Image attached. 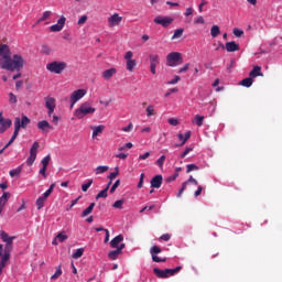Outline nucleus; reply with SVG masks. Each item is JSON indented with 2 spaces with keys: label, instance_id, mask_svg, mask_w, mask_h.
<instances>
[{
  "label": "nucleus",
  "instance_id": "1",
  "mask_svg": "<svg viewBox=\"0 0 282 282\" xmlns=\"http://www.w3.org/2000/svg\"><path fill=\"white\" fill-rule=\"evenodd\" d=\"M0 68L7 72H21L25 61L19 54L11 55L10 46L8 44L0 45Z\"/></svg>",
  "mask_w": 282,
  "mask_h": 282
},
{
  "label": "nucleus",
  "instance_id": "2",
  "mask_svg": "<svg viewBox=\"0 0 282 282\" xmlns=\"http://www.w3.org/2000/svg\"><path fill=\"white\" fill-rule=\"evenodd\" d=\"M0 238L3 241V245H0V274H3V268L10 263V256L12 254V248L14 245L15 236H10L6 231L0 232Z\"/></svg>",
  "mask_w": 282,
  "mask_h": 282
},
{
  "label": "nucleus",
  "instance_id": "3",
  "mask_svg": "<svg viewBox=\"0 0 282 282\" xmlns=\"http://www.w3.org/2000/svg\"><path fill=\"white\" fill-rule=\"evenodd\" d=\"M95 113L96 108L91 107V104L87 101L80 104V106L74 111V116L77 120H83L85 116H94Z\"/></svg>",
  "mask_w": 282,
  "mask_h": 282
},
{
  "label": "nucleus",
  "instance_id": "4",
  "mask_svg": "<svg viewBox=\"0 0 282 282\" xmlns=\"http://www.w3.org/2000/svg\"><path fill=\"white\" fill-rule=\"evenodd\" d=\"M180 270H182V267H176L174 269H164V270L154 268L153 272L155 276H158L159 279H169V276H175V274H177Z\"/></svg>",
  "mask_w": 282,
  "mask_h": 282
},
{
  "label": "nucleus",
  "instance_id": "5",
  "mask_svg": "<svg viewBox=\"0 0 282 282\" xmlns=\"http://www.w3.org/2000/svg\"><path fill=\"white\" fill-rule=\"evenodd\" d=\"M66 67L67 64L64 61H53L46 64V69L51 74H61L62 72H65Z\"/></svg>",
  "mask_w": 282,
  "mask_h": 282
},
{
  "label": "nucleus",
  "instance_id": "6",
  "mask_svg": "<svg viewBox=\"0 0 282 282\" xmlns=\"http://www.w3.org/2000/svg\"><path fill=\"white\" fill-rule=\"evenodd\" d=\"M183 61L184 58L180 52H172L166 56L167 67H177V65H182Z\"/></svg>",
  "mask_w": 282,
  "mask_h": 282
},
{
  "label": "nucleus",
  "instance_id": "7",
  "mask_svg": "<svg viewBox=\"0 0 282 282\" xmlns=\"http://www.w3.org/2000/svg\"><path fill=\"white\" fill-rule=\"evenodd\" d=\"M86 95H87V90L85 89L74 90L70 95V109L74 108V105H76L78 100H82V98H85Z\"/></svg>",
  "mask_w": 282,
  "mask_h": 282
},
{
  "label": "nucleus",
  "instance_id": "8",
  "mask_svg": "<svg viewBox=\"0 0 282 282\" xmlns=\"http://www.w3.org/2000/svg\"><path fill=\"white\" fill-rule=\"evenodd\" d=\"M39 142L35 141L33 143V145L30 149V156L26 159V164L28 166H32V164H34V162H36V153H39Z\"/></svg>",
  "mask_w": 282,
  "mask_h": 282
},
{
  "label": "nucleus",
  "instance_id": "9",
  "mask_svg": "<svg viewBox=\"0 0 282 282\" xmlns=\"http://www.w3.org/2000/svg\"><path fill=\"white\" fill-rule=\"evenodd\" d=\"M31 120L28 116L23 115L21 118L17 117L14 121V129L21 131V129H26L28 124H30Z\"/></svg>",
  "mask_w": 282,
  "mask_h": 282
},
{
  "label": "nucleus",
  "instance_id": "10",
  "mask_svg": "<svg viewBox=\"0 0 282 282\" xmlns=\"http://www.w3.org/2000/svg\"><path fill=\"white\" fill-rule=\"evenodd\" d=\"M160 252H162V249L158 246H153L150 249V254H151L152 261H154V263H164V262H166V258L158 257V254H160Z\"/></svg>",
  "mask_w": 282,
  "mask_h": 282
},
{
  "label": "nucleus",
  "instance_id": "11",
  "mask_svg": "<svg viewBox=\"0 0 282 282\" xmlns=\"http://www.w3.org/2000/svg\"><path fill=\"white\" fill-rule=\"evenodd\" d=\"M174 19L171 17L158 15L154 18V23L162 28H169L173 23Z\"/></svg>",
  "mask_w": 282,
  "mask_h": 282
},
{
  "label": "nucleus",
  "instance_id": "12",
  "mask_svg": "<svg viewBox=\"0 0 282 282\" xmlns=\"http://www.w3.org/2000/svg\"><path fill=\"white\" fill-rule=\"evenodd\" d=\"M12 127V120L3 118V112H0V133H6Z\"/></svg>",
  "mask_w": 282,
  "mask_h": 282
},
{
  "label": "nucleus",
  "instance_id": "13",
  "mask_svg": "<svg viewBox=\"0 0 282 282\" xmlns=\"http://www.w3.org/2000/svg\"><path fill=\"white\" fill-rule=\"evenodd\" d=\"M122 23V17L118 13H113L108 18V26L109 28H118Z\"/></svg>",
  "mask_w": 282,
  "mask_h": 282
},
{
  "label": "nucleus",
  "instance_id": "14",
  "mask_svg": "<svg viewBox=\"0 0 282 282\" xmlns=\"http://www.w3.org/2000/svg\"><path fill=\"white\" fill-rule=\"evenodd\" d=\"M124 248H127V245L124 243H120L119 248L116 250H112L108 253V258L111 261H116V259H118V257H120V254H122V250H124Z\"/></svg>",
  "mask_w": 282,
  "mask_h": 282
},
{
  "label": "nucleus",
  "instance_id": "15",
  "mask_svg": "<svg viewBox=\"0 0 282 282\" xmlns=\"http://www.w3.org/2000/svg\"><path fill=\"white\" fill-rule=\"evenodd\" d=\"M65 21H67V19L62 15L57 20L56 24H53V25L50 26L51 32H61V30H63V28H65Z\"/></svg>",
  "mask_w": 282,
  "mask_h": 282
},
{
  "label": "nucleus",
  "instance_id": "16",
  "mask_svg": "<svg viewBox=\"0 0 282 282\" xmlns=\"http://www.w3.org/2000/svg\"><path fill=\"white\" fill-rule=\"evenodd\" d=\"M37 129L42 131V133H50L54 127H52L47 120H42L37 122Z\"/></svg>",
  "mask_w": 282,
  "mask_h": 282
},
{
  "label": "nucleus",
  "instance_id": "17",
  "mask_svg": "<svg viewBox=\"0 0 282 282\" xmlns=\"http://www.w3.org/2000/svg\"><path fill=\"white\" fill-rule=\"evenodd\" d=\"M220 47L226 48L227 52H239V44H236L235 42H227L224 46V44H220Z\"/></svg>",
  "mask_w": 282,
  "mask_h": 282
},
{
  "label": "nucleus",
  "instance_id": "18",
  "mask_svg": "<svg viewBox=\"0 0 282 282\" xmlns=\"http://www.w3.org/2000/svg\"><path fill=\"white\" fill-rule=\"evenodd\" d=\"M123 241H124V236L118 235L117 237H115V238L110 241V247H111V248L119 249V248H120V243H122Z\"/></svg>",
  "mask_w": 282,
  "mask_h": 282
},
{
  "label": "nucleus",
  "instance_id": "19",
  "mask_svg": "<svg viewBox=\"0 0 282 282\" xmlns=\"http://www.w3.org/2000/svg\"><path fill=\"white\" fill-rule=\"evenodd\" d=\"M162 175H155L152 177L150 184L152 188H160L162 186Z\"/></svg>",
  "mask_w": 282,
  "mask_h": 282
},
{
  "label": "nucleus",
  "instance_id": "20",
  "mask_svg": "<svg viewBox=\"0 0 282 282\" xmlns=\"http://www.w3.org/2000/svg\"><path fill=\"white\" fill-rule=\"evenodd\" d=\"M8 199H10V193L4 192L0 197V215L3 213V208H6V204H8Z\"/></svg>",
  "mask_w": 282,
  "mask_h": 282
},
{
  "label": "nucleus",
  "instance_id": "21",
  "mask_svg": "<svg viewBox=\"0 0 282 282\" xmlns=\"http://www.w3.org/2000/svg\"><path fill=\"white\" fill-rule=\"evenodd\" d=\"M44 100L46 109H56V99L53 97H45Z\"/></svg>",
  "mask_w": 282,
  "mask_h": 282
},
{
  "label": "nucleus",
  "instance_id": "22",
  "mask_svg": "<svg viewBox=\"0 0 282 282\" xmlns=\"http://www.w3.org/2000/svg\"><path fill=\"white\" fill-rule=\"evenodd\" d=\"M250 78H257V76H263L261 72V66H254L252 70L249 73Z\"/></svg>",
  "mask_w": 282,
  "mask_h": 282
},
{
  "label": "nucleus",
  "instance_id": "23",
  "mask_svg": "<svg viewBox=\"0 0 282 282\" xmlns=\"http://www.w3.org/2000/svg\"><path fill=\"white\" fill-rule=\"evenodd\" d=\"M93 129V138H96L99 133H102L105 131V126H93L90 127Z\"/></svg>",
  "mask_w": 282,
  "mask_h": 282
},
{
  "label": "nucleus",
  "instance_id": "24",
  "mask_svg": "<svg viewBox=\"0 0 282 282\" xmlns=\"http://www.w3.org/2000/svg\"><path fill=\"white\" fill-rule=\"evenodd\" d=\"M150 65L159 66L160 65V55L158 54H150L149 55Z\"/></svg>",
  "mask_w": 282,
  "mask_h": 282
},
{
  "label": "nucleus",
  "instance_id": "25",
  "mask_svg": "<svg viewBox=\"0 0 282 282\" xmlns=\"http://www.w3.org/2000/svg\"><path fill=\"white\" fill-rule=\"evenodd\" d=\"M21 171H23V165H19L18 167L10 170L9 175L10 177H19V175H21Z\"/></svg>",
  "mask_w": 282,
  "mask_h": 282
},
{
  "label": "nucleus",
  "instance_id": "26",
  "mask_svg": "<svg viewBox=\"0 0 282 282\" xmlns=\"http://www.w3.org/2000/svg\"><path fill=\"white\" fill-rule=\"evenodd\" d=\"M96 207V203H90L89 206L82 213V217H87L94 213V208Z\"/></svg>",
  "mask_w": 282,
  "mask_h": 282
},
{
  "label": "nucleus",
  "instance_id": "27",
  "mask_svg": "<svg viewBox=\"0 0 282 282\" xmlns=\"http://www.w3.org/2000/svg\"><path fill=\"white\" fill-rule=\"evenodd\" d=\"M219 34H221V30L219 29L218 25H213L210 29V35L213 39H217V36H219Z\"/></svg>",
  "mask_w": 282,
  "mask_h": 282
},
{
  "label": "nucleus",
  "instance_id": "28",
  "mask_svg": "<svg viewBox=\"0 0 282 282\" xmlns=\"http://www.w3.org/2000/svg\"><path fill=\"white\" fill-rule=\"evenodd\" d=\"M113 74H116V68H109V69H106L104 73H102V77L106 79V80H109V78H111L113 76Z\"/></svg>",
  "mask_w": 282,
  "mask_h": 282
},
{
  "label": "nucleus",
  "instance_id": "29",
  "mask_svg": "<svg viewBox=\"0 0 282 282\" xmlns=\"http://www.w3.org/2000/svg\"><path fill=\"white\" fill-rule=\"evenodd\" d=\"M45 202H47V199L43 198V196H40L36 202H35V206L37 208V210L43 209V206H45Z\"/></svg>",
  "mask_w": 282,
  "mask_h": 282
},
{
  "label": "nucleus",
  "instance_id": "30",
  "mask_svg": "<svg viewBox=\"0 0 282 282\" xmlns=\"http://www.w3.org/2000/svg\"><path fill=\"white\" fill-rule=\"evenodd\" d=\"M109 171V166L107 165H99L95 169L96 175H102V173H107Z\"/></svg>",
  "mask_w": 282,
  "mask_h": 282
},
{
  "label": "nucleus",
  "instance_id": "31",
  "mask_svg": "<svg viewBox=\"0 0 282 282\" xmlns=\"http://www.w3.org/2000/svg\"><path fill=\"white\" fill-rule=\"evenodd\" d=\"M56 186V184H51L48 189H46L43 195L42 198L47 199V197H50L52 195V193H54V187Z\"/></svg>",
  "mask_w": 282,
  "mask_h": 282
},
{
  "label": "nucleus",
  "instance_id": "32",
  "mask_svg": "<svg viewBox=\"0 0 282 282\" xmlns=\"http://www.w3.org/2000/svg\"><path fill=\"white\" fill-rule=\"evenodd\" d=\"M254 83V80L252 79V77H247V78H245V79H242L241 82H240V85L242 86V87H252V84Z\"/></svg>",
  "mask_w": 282,
  "mask_h": 282
},
{
  "label": "nucleus",
  "instance_id": "33",
  "mask_svg": "<svg viewBox=\"0 0 282 282\" xmlns=\"http://www.w3.org/2000/svg\"><path fill=\"white\" fill-rule=\"evenodd\" d=\"M135 59H129L127 61L126 67L128 69V72H133V69H135Z\"/></svg>",
  "mask_w": 282,
  "mask_h": 282
},
{
  "label": "nucleus",
  "instance_id": "34",
  "mask_svg": "<svg viewBox=\"0 0 282 282\" xmlns=\"http://www.w3.org/2000/svg\"><path fill=\"white\" fill-rule=\"evenodd\" d=\"M108 192H109V187H106L105 189H102L101 192H99L97 194L96 199H101V198L107 199V197H108L107 193Z\"/></svg>",
  "mask_w": 282,
  "mask_h": 282
},
{
  "label": "nucleus",
  "instance_id": "35",
  "mask_svg": "<svg viewBox=\"0 0 282 282\" xmlns=\"http://www.w3.org/2000/svg\"><path fill=\"white\" fill-rule=\"evenodd\" d=\"M183 34H184V29H176L172 36V41H175V39H182Z\"/></svg>",
  "mask_w": 282,
  "mask_h": 282
},
{
  "label": "nucleus",
  "instance_id": "36",
  "mask_svg": "<svg viewBox=\"0 0 282 282\" xmlns=\"http://www.w3.org/2000/svg\"><path fill=\"white\" fill-rule=\"evenodd\" d=\"M194 122L197 127H202L204 124V116L196 115L194 117Z\"/></svg>",
  "mask_w": 282,
  "mask_h": 282
},
{
  "label": "nucleus",
  "instance_id": "37",
  "mask_svg": "<svg viewBox=\"0 0 282 282\" xmlns=\"http://www.w3.org/2000/svg\"><path fill=\"white\" fill-rule=\"evenodd\" d=\"M148 118H151V116H155V107L153 105H150L145 109Z\"/></svg>",
  "mask_w": 282,
  "mask_h": 282
},
{
  "label": "nucleus",
  "instance_id": "38",
  "mask_svg": "<svg viewBox=\"0 0 282 282\" xmlns=\"http://www.w3.org/2000/svg\"><path fill=\"white\" fill-rule=\"evenodd\" d=\"M93 184H94V180H88L86 184H83L82 185L83 193H87V191H89Z\"/></svg>",
  "mask_w": 282,
  "mask_h": 282
},
{
  "label": "nucleus",
  "instance_id": "39",
  "mask_svg": "<svg viewBox=\"0 0 282 282\" xmlns=\"http://www.w3.org/2000/svg\"><path fill=\"white\" fill-rule=\"evenodd\" d=\"M51 15V11H45L43 15L37 20V23H43V21H47V19H50Z\"/></svg>",
  "mask_w": 282,
  "mask_h": 282
},
{
  "label": "nucleus",
  "instance_id": "40",
  "mask_svg": "<svg viewBox=\"0 0 282 282\" xmlns=\"http://www.w3.org/2000/svg\"><path fill=\"white\" fill-rule=\"evenodd\" d=\"M84 252H85V249L83 248L76 249V251L73 253V259H80Z\"/></svg>",
  "mask_w": 282,
  "mask_h": 282
},
{
  "label": "nucleus",
  "instance_id": "41",
  "mask_svg": "<svg viewBox=\"0 0 282 282\" xmlns=\"http://www.w3.org/2000/svg\"><path fill=\"white\" fill-rule=\"evenodd\" d=\"M50 160H52V156L46 155L42 159L41 164L44 169H47V166L50 165Z\"/></svg>",
  "mask_w": 282,
  "mask_h": 282
},
{
  "label": "nucleus",
  "instance_id": "42",
  "mask_svg": "<svg viewBox=\"0 0 282 282\" xmlns=\"http://www.w3.org/2000/svg\"><path fill=\"white\" fill-rule=\"evenodd\" d=\"M164 162H166V155H161L156 160V165L159 166V169H162V166H164Z\"/></svg>",
  "mask_w": 282,
  "mask_h": 282
},
{
  "label": "nucleus",
  "instance_id": "43",
  "mask_svg": "<svg viewBox=\"0 0 282 282\" xmlns=\"http://www.w3.org/2000/svg\"><path fill=\"white\" fill-rule=\"evenodd\" d=\"M119 173H120V170L118 167H115V172L110 173L108 176L109 180L113 182V180H116V177H118Z\"/></svg>",
  "mask_w": 282,
  "mask_h": 282
},
{
  "label": "nucleus",
  "instance_id": "44",
  "mask_svg": "<svg viewBox=\"0 0 282 282\" xmlns=\"http://www.w3.org/2000/svg\"><path fill=\"white\" fill-rule=\"evenodd\" d=\"M61 274H63V270L61 269V267H58L55 271V273L51 276L52 281L58 279V276H61Z\"/></svg>",
  "mask_w": 282,
  "mask_h": 282
},
{
  "label": "nucleus",
  "instance_id": "45",
  "mask_svg": "<svg viewBox=\"0 0 282 282\" xmlns=\"http://www.w3.org/2000/svg\"><path fill=\"white\" fill-rule=\"evenodd\" d=\"M189 139H191V131H187V132L184 134L183 142H181V143L178 144V147H184V144H186V142H188Z\"/></svg>",
  "mask_w": 282,
  "mask_h": 282
},
{
  "label": "nucleus",
  "instance_id": "46",
  "mask_svg": "<svg viewBox=\"0 0 282 282\" xmlns=\"http://www.w3.org/2000/svg\"><path fill=\"white\" fill-rule=\"evenodd\" d=\"M9 102L10 105H17L18 99H17V95H14L13 93L9 94Z\"/></svg>",
  "mask_w": 282,
  "mask_h": 282
},
{
  "label": "nucleus",
  "instance_id": "47",
  "mask_svg": "<svg viewBox=\"0 0 282 282\" xmlns=\"http://www.w3.org/2000/svg\"><path fill=\"white\" fill-rule=\"evenodd\" d=\"M124 205V200L123 199H119V200H116L112 205L113 208H119V209H122V206Z\"/></svg>",
  "mask_w": 282,
  "mask_h": 282
},
{
  "label": "nucleus",
  "instance_id": "48",
  "mask_svg": "<svg viewBox=\"0 0 282 282\" xmlns=\"http://www.w3.org/2000/svg\"><path fill=\"white\" fill-rule=\"evenodd\" d=\"M193 171H199V166H197L196 164H188L186 173H191Z\"/></svg>",
  "mask_w": 282,
  "mask_h": 282
},
{
  "label": "nucleus",
  "instance_id": "49",
  "mask_svg": "<svg viewBox=\"0 0 282 282\" xmlns=\"http://www.w3.org/2000/svg\"><path fill=\"white\" fill-rule=\"evenodd\" d=\"M126 149H133V143L128 142V143L123 144L122 147H120L118 149V151H124Z\"/></svg>",
  "mask_w": 282,
  "mask_h": 282
},
{
  "label": "nucleus",
  "instance_id": "50",
  "mask_svg": "<svg viewBox=\"0 0 282 282\" xmlns=\"http://www.w3.org/2000/svg\"><path fill=\"white\" fill-rule=\"evenodd\" d=\"M180 80H182V78L176 75L173 79L167 82V85H177V83H180Z\"/></svg>",
  "mask_w": 282,
  "mask_h": 282
},
{
  "label": "nucleus",
  "instance_id": "51",
  "mask_svg": "<svg viewBox=\"0 0 282 282\" xmlns=\"http://www.w3.org/2000/svg\"><path fill=\"white\" fill-rule=\"evenodd\" d=\"M232 32H234V34H235L238 39L241 37V36H243V30H241V29L235 28Z\"/></svg>",
  "mask_w": 282,
  "mask_h": 282
},
{
  "label": "nucleus",
  "instance_id": "52",
  "mask_svg": "<svg viewBox=\"0 0 282 282\" xmlns=\"http://www.w3.org/2000/svg\"><path fill=\"white\" fill-rule=\"evenodd\" d=\"M118 186H120V180H117L113 185L110 188V193L113 194L116 193V188H118Z\"/></svg>",
  "mask_w": 282,
  "mask_h": 282
},
{
  "label": "nucleus",
  "instance_id": "53",
  "mask_svg": "<svg viewBox=\"0 0 282 282\" xmlns=\"http://www.w3.org/2000/svg\"><path fill=\"white\" fill-rule=\"evenodd\" d=\"M167 122L169 124H172V127H177V124H180V121L175 118H170Z\"/></svg>",
  "mask_w": 282,
  "mask_h": 282
},
{
  "label": "nucleus",
  "instance_id": "54",
  "mask_svg": "<svg viewBox=\"0 0 282 282\" xmlns=\"http://www.w3.org/2000/svg\"><path fill=\"white\" fill-rule=\"evenodd\" d=\"M132 130H133V123H131V122L128 124V127H123L121 129V131H124V133H129Z\"/></svg>",
  "mask_w": 282,
  "mask_h": 282
},
{
  "label": "nucleus",
  "instance_id": "55",
  "mask_svg": "<svg viewBox=\"0 0 282 282\" xmlns=\"http://www.w3.org/2000/svg\"><path fill=\"white\" fill-rule=\"evenodd\" d=\"M56 239H58L59 243H63V241H65L67 239V235L58 234Z\"/></svg>",
  "mask_w": 282,
  "mask_h": 282
},
{
  "label": "nucleus",
  "instance_id": "56",
  "mask_svg": "<svg viewBox=\"0 0 282 282\" xmlns=\"http://www.w3.org/2000/svg\"><path fill=\"white\" fill-rule=\"evenodd\" d=\"M77 23L79 25H85V23H87V15H82Z\"/></svg>",
  "mask_w": 282,
  "mask_h": 282
},
{
  "label": "nucleus",
  "instance_id": "57",
  "mask_svg": "<svg viewBox=\"0 0 282 282\" xmlns=\"http://www.w3.org/2000/svg\"><path fill=\"white\" fill-rule=\"evenodd\" d=\"M19 131L17 128H14V132L10 139L11 142H14V140H17V138H19Z\"/></svg>",
  "mask_w": 282,
  "mask_h": 282
},
{
  "label": "nucleus",
  "instance_id": "58",
  "mask_svg": "<svg viewBox=\"0 0 282 282\" xmlns=\"http://www.w3.org/2000/svg\"><path fill=\"white\" fill-rule=\"evenodd\" d=\"M46 171H47V167H43V166L39 171L40 175H42L44 180L47 177Z\"/></svg>",
  "mask_w": 282,
  "mask_h": 282
},
{
  "label": "nucleus",
  "instance_id": "59",
  "mask_svg": "<svg viewBox=\"0 0 282 282\" xmlns=\"http://www.w3.org/2000/svg\"><path fill=\"white\" fill-rule=\"evenodd\" d=\"M143 184H144V173H141L140 180L138 183V188H142Z\"/></svg>",
  "mask_w": 282,
  "mask_h": 282
},
{
  "label": "nucleus",
  "instance_id": "60",
  "mask_svg": "<svg viewBox=\"0 0 282 282\" xmlns=\"http://www.w3.org/2000/svg\"><path fill=\"white\" fill-rule=\"evenodd\" d=\"M193 151V148H186L185 151L181 154V159L184 160L188 153Z\"/></svg>",
  "mask_w": 282,
  "mask_h": 282
},
{
  "label": "nucleus",
  "instance_id": "61",
  "mask_svg": "<svg viewBox=\"0 0 282 282\" xmlns=\"http://www.w3.org/2000/svg\"><path fill=\"white\" fill-rule=\"evenodd\" d=\"M194 23H196V24H199V23L204 24L205 23L204 17H202V15L197 17V19L194 20Z\"/></svg>",
  "mask_w": 282,
  "mask_h": 282
},
{
  "label": "nucleus",
  "instance_id": "62",
  "mask_svg": "<svg viewBox=\"0 0 282 282\" xmlns=\"http://www.w3.org/2000/svg\"><path fill=\"white\" fill-rule=\"evenodd\" d=\"M189 64H185L184 67L178 69V74H184V72H188Z\"/></svg>",
  "mask_w": 282,
  "mask_h": 282
},
{
  "label": "nucleus",
  "instance_id": "63",
  "mask_svg": "<svg viewBox=\"0 0 282 282\" xmlns=\"http://www.w3.org/2000/svg\"><path fill=\"white\" fill-rule=\"evenodd\" d=\"M150 156H151V153L150 152H145L144 154L139 155V160H147Z\"/></svg>",
  "mask_w": 282,
  "mask_h": 282
},
{
  "label": "nucleus",
  "instance_id": "64",
  "mask_svg": "<svg viewBox=\"0 0 282 282\" xmlns=\"http://www.w3.org/2000/svg\"><path fill=\"white\" fill-rule=\"evenodd\" d=\"M161 239H162V241H170L171 240V235L164 234V235L161 236Z\"/></svg>",
  "mask_w": 282,
  "mask_h": 282
}]
</instances>
